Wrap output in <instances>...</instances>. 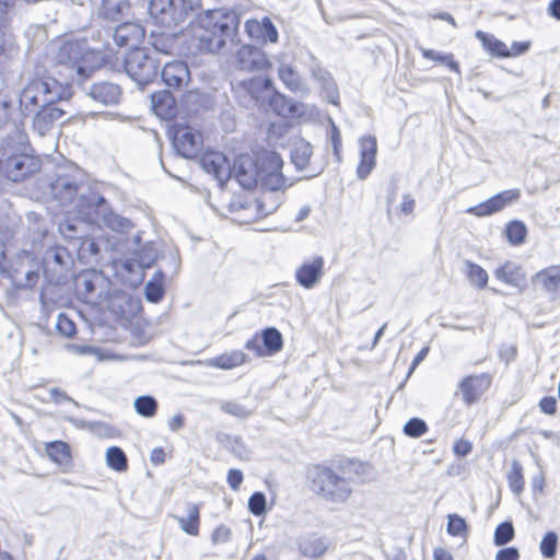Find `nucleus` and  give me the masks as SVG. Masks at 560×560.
I'll return each mask as SVG.
<instances>
[{
    "mask_svg": "<svg viewBox=\"0 0 560 560\" xmlns=\"http://www.w3.org/2000/svg\"><path fill=\"white\" fill-rule=\"evenodd\" d=\"M81 56L78 43H65L58 52V61L68 71L60 81L51 75L30 80L19 95V113L32 118V129L40 137L47 136L67 114L65 102L72 96V83L86 78L84 67L77 65Z\"/></svg>",
    "mask_w": 560,
    "mask_h": 560,
    "instance_id": "1",
    "label": "nucleus"
},
{
    "mask_svg": "<svg viewBox=\"0 0 560 560\" xmlns=\"http://www.w3.org/2000/svg\"><path fill=\"white\" fill-rule=\"evenodd\" d=\"M241 16L235 11H208L189 23L191 46L200 52L218 54L241 43Z\"/></svg>",
    "mask_w": 560,
    "mask_h": 560,
    "instance_id": "2",
    "label": "nucleus"
},
{
    "mask_svg": "<svg viewBox=\"0 0 560 560\" xmlns=\"http://www.w3.org/2000/svg\"><path fill=\"white\" fill-rule=\"evenodd\" d=\"M49 191L60 206L73 205L82 213L104 202V197L91 188L86 174L77 165L58 167L49 182Z\"/></svg>",
    "mask_w": 560,
    "mask_h": 560,
    "instance_id": "3",
    "label": "nucleus"
},
{
    "mask_svg": "<svg viewBox=\"0 0 560 560\" xmlns=\"http://www.w3.org/2000/svg\"><path fill=\"white\" fill-rule=\"evenodd\" d=\"M308 489L327 503H346L353 493L354 481L346 471L325 464H313L306 468Z\"/></svg>",
    "mask_w": 560,
    "mask_h": 560,
    "instance_id": "4",
    "label": "nucleus"
},
{
    "mask_svg": "<svg viewBox=\"0 0 560 560\" xmlns=\"http://www.w3.org/2000/svg\"><path fill=\"white\" fill-rule=\"evenodd\" d=\"M27 136L14 127V136L7 133L0 143V173L8 179L20 183L39 170L38 160L27 154Z\"/></svg>",
    "mask_w": 560,
    "mask_h": 560,
    "instance_id": "5",
    "label": "nucleus"
},
{
    "mask_svg": "<svg viewBox=\"0 0 560 560\" xmlns=\"http://www.w3.org/2000/svg\"><path fill=\"white\" fill-rule=\"evenodd\" d=\"M72 265L69 250L63 246H51L43 256V271L47 284H61L67 281Z\"/></svg>",
    "mask_w": 560,
    "mask_h": 560,
    "instance_id": "6",
    "label": "nucleus"
},
{
    "mask_svg": "<svg viewBox=\"0 0 560 560\" xmlns=\"http://www.w3.org/2000/svg\"><path fill=\"white\" fill-rule=\"evenodd\" d=\"M159 65L144 49H133L125 58V71L140 88L145 86L158 74Z\"/></svg>",
    "mask_w": 560,
    "mask_h": 560,
    "instance_id": "7",
    "label": "nucleus"
},
{
    "mask_svg": "<svg viewBox=\"0 0 560 560\" xmlns=\"http://www.w3.org/2000/svg\"><path fill=\"white\" fill-rule=\"evenodd\" d=\"M256 164L261 187H291L293 185L282 174L283 161L279 153L261 152L256 159Z\"/></svg>",
    "mask_w": 560,
    "mask_h": 560,
    "instance_id": "8",
    "label": "nucleus"
},
{
    "mask_svg": "<svg viewBox=\"0 0 560 560\" xmlns=\"http://www.w3.org/2000/svg\"><path fill=\"white\" fill-rule=\"evenodd\" d=\"M149 10L166 27L177 26L188 14L186 0H150Z\"/></svg>",
    "mask_w": 560,
    "mask_h": 560,
    "instance_id": "9",
    "label": "nucleus"
},
{
    "mask_svg": "<svg viewBox=\"0 0 560 560\" xmlns=\"http://www.w3.org/2000/svg\"><path fill=\"white\" fill-rule=\"evenodd\" d=\"M172 143L182 158L192 159L201 149L202 136L190 126L177 125L174 129Z\"/></svg>",
    "mask_w": 560,
    "mask_h": 560,
    "instance_id": "10",
    "label": "nucleus"
},
{
    "mask_svg": "<svg viewBox=\"0 0 560 560\" xmlns=\"http://www.w3.org/2000/svg\"><path fill=\"white\" fill-rule=\"evenodd\" d=\"M236 66L240 70L256 72L269 67L266 52L255 45L244 44L235 54Z\"/></svg>",
    "mask_w": 560,
    "mask_h": 560,
    "instance_id": "11",
    "label": "nucleus"
},
{
    "mask_svg": "<svg viewBox=\"0 0 560 560\" xmlns=\"http://www.w3.org/2000/svg\"><path fill=\"white\" fill-rule=\"evenodd\" d=\"M244 27L248 37L260 45L277 44L279 42V32L268 16L249 19L245 22Z\"/></svg>",
    "mask_w": 560,
    "mask_h": 560,
    "instance_id": "12",
    "label": "nucleus"
},
{
    "mask_svg": "<svg viewBox=\"0 0 560 560\" xmlns=\"http://www.w3.org/2000/svg\"><path fill=\"white\" fill-rule=\"evenodd\" d=\"M521 191L517 188L501 191L477 206L468 208L467 212L476 217H487L501 211L508 205L518 200Z\"/></svg>",
    "mask_w": 560,
    "mask_h": 560,
    "instance_id": "13",
    "label": "nucleus"
},
{
    "mask_svg": "<svg viewBox=\"0 0 560 560\" xmlns=\"http://www.w3.org/2000/svg\"><path fill=\"white\" fill-rule=\"evenodd\" d=\"M145 32L141 24L135 22H125L113 28V39L118 47H125L131 50L139 49V45L144 38Z\"/></svg>",
    "mask_w": 560,
    "mask_h": 560,
    "instance_id": "14",
    "label": "nucleus"
},
{
    "mask_svg": "<svg viewBox=\"0 0 560 560\" xmlns=\"http://www.w3.org/2000/svg\"><path fill=\"white\" fill-rule=\"evenodd\" d=\"M158 257L156 250L151 243L144 244L140 248H132L131 257L121 261V267L128 273H138L142 276L144 269L151 268Z\"/></svg>",
    "mask_w": 560,
    "mask_h": 560,
    "instance_id": "15",
    "label": "nucleus"
},
{
    "mask_svg": "<svg viewBox=\"0 0 560 560\" xmlns=\"http://www.w3.org/2000/svg\"><path fill=\"white\" fill-rule=\"evenodd\" d=\"M199 164L206 173L212 174L221 186L232 177L231 165L221 152H206L200 158Z\"/></svg>",
    "mask_w": 560,
    "mask_h": 560,
    "instance_id": "16",
    "label": "nucleus"
},
{
    "mask_svg": "<svg viewBox=\"0 0 560 560\" xmlns=\"http://www.w3.org/2000/svg\"><path fill=\"white\" fill-rule=\"evenodd\" d=\"M231 170L232 177H235L237 183L247 190L253 189L259 183L256 161L252 160L249 155L238 156Z\"/></svg>",
    "mask_w": 560,
    "mask_h": 560,
    "instance_id": "17",
    "label": "nucleus"
},
{
    "mask_svg": "<svg viewBox=\"0 0 560 560\" xmlns=\"http://www.w3.org/2000/svg\"><path fill=\"white\" fill-rule=\"evenodd\" d=\"M86 96L103 106H112L119 103L121 89L118 84L107 81L93 83L83 88Z\"/></svg>",
    "mask_w": 560,
    "mask_h": 560,
    "instance_id": "18",
    "label": "nucleus"
},
{
    "mask_svg": "<svg viewBox=\"0 0 560 560\" xmlns=\"http://www.w3.org/2000/svg\"><path fill=\"white\" fill-rule=\"evenodd\" d=\"M360 163L357 167V177L364 180L372 173L376 164L377 141L374 136H364L359 139Z\"/></svg>",
    "mask_w": 560,
    "mask_h": 560,
    "instance_id": "19",
    "label": "nucleus"
},
{
    "mask_svg": "<svg viewBox=\"0 0 560 560\" xmlns=\"http://www.w3.org/2000/svg\"><path fill=\"white\" fill-rule=\"evenodd\" d=\"M491 380V376L487 373L465 377L459 384L465 404L470 406L476 402L490 387Z\"/></svg>",
    "mask_w": 560,
    "mask_h": 560,
    "instance_id": "20",
    "label": "nucleus"
},
{
    "mask_svg": "<svg viewBox=\"0 0 560 560\" xmlns=\"http://www.w3.org/2000/svg\"><path fill=\"white\" fill-rule=\"evenodd\" d=\"M92 209H95V214L102 220L103 224L114 232L125 233L132 228V222L113 211L105 198L104 202L93 205Z\"/></svg>",
    "mask_w": 560,
    "mask_h": 560,
    "instance_id": "21",
    "label": "nucleus"
},
{
    "mask_svg": "<svg viewBox=\"0 0 560 560\" xmlns=\"http://www.w3.org/2000/svg\"><path fill=\"white\" fill-rule=\"evenodd\" d=\"M494 277L513 287L517 293H523L527 288L526 273L523 268L513 261H506L494 270Z\"/></svg>",
    "mask_w": 560,
    "mask_h": 560,
    "instance_id": "22",
    "label": "nucleus"
},
{
    "mask_svg": "<svg viewBox=\"0 0 560 560\" xmlns=\"http://www.w3.org/2000/svg\"><path fill=\"white\" fill-rule=\"evenodd\" d=\"M288 187H261V192L256 200L257 212L260 217H267L279 209L284 201Z\"/></svg>",
    "mask_w": 560,
    "mask_h": 560,
    "instance_id": "23",
    "label": "nucleus"
},
{
    "mask_svg": "<svg viewBox=\"0 0 560 560\" xmlns=\"http://www.w3.org/2000/svg\"><path fill=\"white\" fill-rule=\"evenodd\" d=\"M324 258L316 256L311 261L301 265L295 271L299 284L305 289L314 288L324 275Z\"/></svg>",
    "mask_w": 560,
    "mask_h": 560,
    "instance_id": "24",
    "label": "nucleus"
},
{
    "mask_svg": "<svg viewBox=\"0 0 560 560\" xmlns=\"http://www.w3.org/2000/svg\"><path fill=\"white\" fill-rule=\"evenodd\" d=\"M161 77L167 86L180 89L189 83L190 71L186 62L175 60L163 67Z\"/></svg>",
    "mask_w": 560,
    "mask_h": 560,
    "instance_id": "25",
    "label": "nucleus"
},
{
    "mask_svg": "<svg viewBox=\"0 0 560 560\" xmlns=\"http://www.w3.org/2000/svg\"><path fill=\"white\" fill-rule=\"evenodd\" d=\"M533 283L539 287L546 293L550 294L551 300L560 298V267L552 266L538 271Z\"/></svg>",
    "mask_w": 560,
    "mask_h": 560,
    "instance_id": "26",
    "label": "nucleus"
},
{
    "mask_svg": "<svg viewBox=\"0 0 560 560\" xmlns=\"http://www.w3.org/2000/svg\"><path fill=\"white\" fill-rule=\"evenodd\" d=\"M312 78L318 83L326 98L331 104H338V89L331 73L323 68L318 62L311 67Z\"/></svg>",
    "mask_w": 560,
    "mask_h": 560,
    "instance_id": "27",
    "label": "nucleus"
},
{
    "mask_svg": "<svg viewBox=\"0 0 560 560\" xmlns=\"http://www.w3.org/2000/svg\"><path fill=\"white\" fill-rule=\"evenodd\" d=\"M151 105L155 115L162 119H170L175 116L177 112L174 96L171 92L165 90L151 95Z\"/></svg>",
    "mask_w": 560,
    "mask_h": 560,
    "instance_id": "28",
    "label": "nucleus"
},
{
    "mask_svg": "<svg viewBox=\"0 0 560 560\" xmlns=\"http://www.w3.org/2000/svg\"><path fill=\"white\" fill-rule=\"evenodd\" d=\"M58 230L62 237L72 246L88 234V226L85 223L75 219L62 220L59 222Z\"/></svg>",
    "mask_w": 560,
    "mask_h": 560,
    "instance_id": "29",
    "label": "nucleus"
},
{
    "mask_svg": "<svg viewBox=\"0 0 560 560\" xmlns=\"http://www.w3.org/2000/svg\"><path fill=\"white\" fill-rule=\"evenodd\" d=\"M187 516H175L179 528L190 536L199 534L200 508L196 503L186 504Z\"/></svg>",
    "mask_w": 560,
    "mask_h": 560,
    "instance_id": "30",
    "label": "nucleus"
},
{
    "mask_svg": "<svg viewBox=\"0 0 560 560\" xmlns=\"http://www.w3.org/2000/svg\"><path fill=\"white\" fill-rule=\"evenodd\" d=\"M327 542L317 534H310L299 540L300 552L310 558H319L327 550Z\"/></svg>",
    "mask_w": 560,
    "mask_h": 560,
    "instance_id": "31",
    "label": "nucleus"
},
{
    "mask_svg": "<svg viewBox=\"0 0 560 560\" xmlns=\"http://www.w3.org/2000/svg\"><path fill=\"white\" fill-rule=\"evenodd\" d=\"M269 105L276 114L282 117L300 115V104L280 93H275L270 97Z\"/></svg>",
    "mask_w": 560,
    "mask_h": 560,
    "instance_id": "32",
    "label": "nucleus"
},
{
    "mask_svg": "<svg viewBox=\"0 0 560 560\" xmlns=\"http://www.w3.org/2000/svg\"><path fill=\"white\" fill-rule=\"evenodd\" d=\"M476 37L481 42L482 47L493 57L509 58V47L495 38L492 34L482 31L476 32Z\"/></svg>",
    "mask_w": 560,
    "mask_h": 560,
    "instance_id": "33",
    "label": "nucleus"
},
{
    "mask_svg": "<svg viewBox=\"0 0 560 560\" xmlns=\"http://www.w3.org/2000/svg\"><path fill=\"white\" fill-rule=\"evenodd\" d=\"M313 154V148L310 142L304 139L294 142L291 150V161L299 171L305 170Z\"/></svg>",
    "mask_w": 560,
    "mask_h": 560,
    "instance_id": "34",
    "label": "nucleus"
},
{
    "mask_svg": "<svg viewBox=\"0 0 560 560\" xmlns=\"http://www.w3.org/2000/svg\"><path fill=\"white\" fill-rule=\"evenodd\" d=\"M128 9L129 3L127 0H102L100 14L106 20L118 21Z\"/></svg>",
    "mask_w": 560,
    "mask_h": 560,
    "instance_id": "35",
    "label": "nucleus"
},
{
    "mask_svg": "<svg viewBox=\"0 0 560 560\" xmlns=\"http://www.w3.org/2000/svg\"><path fill=\"white\" fill-rule=\"evenodd\" d=\"M246 361V354L241 350L222 353L212 359L211 365L222 370H230L242 365Z\"/></svg>",
    "mask_w": 560,
    "mask_h": 560,
    "instance_id": "36",
    "label": "nucleus"
},
{
    "mask_svg": "<svg viewBox=\"0 0 560 560\" xmlns=\"http://www.w3.org/2000/svg\"><path fill=\"white\" fill-rule=\"evenodd\" d=\"M261 342L269 357L278 353L283 347L281 332L275 327H268L261 331Z\"/></svg>",
    "mask_w": 560,
    "mask_h": 560,
    "instance_id": "37",
    "label": "nucleus"
},
{
    "mask_svg": "<svg viewBox=\"0 0 560 560\" xmlns=\"http://www.w3.org/2000/svg\"><path fill=\"white\" fill-rule=\"evenodd\" d=\"M47 456L55 463L68 464L71 459L70 447L66 442L52 441L46 444Z\"/></svg>",
    "mask_w": 560,
    "mask_h": 560,
    "instance_id": "38",
    "label": "nucleus"
},
{
    "mask_svg": "<svg viewBox=\"0 0 560 560\" xmlns=\"http://www.w3.org/2000/svg\"><path fill=\"white\" fill-rule=\"evenodd\" d=\"M164 279V272L159 270L154 275V279L147 282L144 288V295L149 302L158 303L164 296V287L162 281Z\"/></svg>",
    "mask_w": 560,
    "mask_h": 560,
    "instance_id": "39",
    "label": "nucleus"
},
{
    "mask_svg": "<svg viewBox=\"0 0 560 560\" xmlns=\"http://www.w3.org/2000/svg\"><path fill=\"white\" fill-rule=\"evenodd\" d=\"M278 75L279 79L290 91L296 92L302 89L300 75L292 66L287 63H280L278 69Z\"/></svg>",
    "mask_w": 560,
    "mask_h": 560,
    "instance_id": "40",
    "label": "nucleus"
},
{
    "mask_svg": "<svg viewBox=\"0 0 560 560\" xmlns=\"http://www.w3.org/2000/svg\"><path fill=\"white\" fill-rule=\"evenodd\" d=\"M106 464L115 471L122 472L128 468V459L125 452L118 446H110L106 451Z\"/></svg>",
    "mask_w": 560,
    "mask_h": 560,
    "instance_id": "41",
    "label": "nucleus"
},
{
    "mask_svg": "<svg viewBox=\"0 0 560 560\" xmlns=\"http://www.w3.org/2000/svg\"><path fill=\"white\" fill-rule=\"evenodd\" d=\"M133 407L136 412L143 418H152L155 416L159 404L151 395H142L135 399Z\"/></svg>",
    "mask_w": 560,
    "mask_h": 560,
    "instance_id": "42",
    "label": "nucleus"
},
{
    "mask_svg": "<svg viewBox=\"0 0 560 560\" xmlns=\"http://www.w3.org/2000/svg\"><path fill=\"white\" fill-rule=\"evenodd\" d=\"M38 269V262H35L21 277L12 276L14 287L23 290L33 289L39 279Z\"/></svg>",
    "mask_w": 560,
    "mask_h": 560,
    "instance_id": "43",
    "label": "nucleus"
},
{
    "mask_svg": "<svg viewBox=\"0 0 560 560\" xmlns=\"http://www.w3.org/2000/svg\"><path fill=\"white\" fill-rule=\"evenodd\" d=\"M37 262L34 253L28 250H22L18 253L15 258L11 262V277L22 276L31 265Z\"/></svg>",
    "mask_w": 560,
    "mask_h": 560,
    "instance_id": "44",
    "label": "nucleus"
},
{
    "mask_svg": "<svg viewBox=\"0 0 560 560\" xmlns=\"http://www.w3.org/2000/svg\"><path fill=\"white\" fill-rule=\"evenodd\" d=\"M465 265L467 267L466 276L468 278L469 283L479 289L486 288L488 283L487 271L479 265L468 260L465 261Z\"/></svg>",
    "mask_w": 560,
    "mask_h": 560,
    "instance_id": "45",
    "label": "nucleus"
},
{
    "mask_svg": "<svg viewBox=\"0 0 560 560\" xmlns=\"http://www.w3.org/2000/svg\"><path fill=\"white\" fill-rule=\"evenodd\" d=\"M73 247L77 249L79 259L82 260L95 258L100 254L97 243L89 234L81 238Z\"/></svg>",
    "mask_w": 560,
    "mask_h": 560,
    "instance_id": "46",
    "label": "nucleus"
},
{
    "mask_svg": "<svg viewBox=\"0 0 560 560\" xmlns=\"http://www.w3.org/2000/svg\"><path fill=\"white\" fill-rule=\"evenodd\" d=\"M505 235L511 244L521 245L525 242L527 228L522 221L513 220L508 223Z\"/></svg>",
    "mask_w": 560,
    "mask_h": 560,
    "instance_id": "47",
    "label": "nucleus"
},
{
    "mask_svg": "<svg viewBox=\"0 0 560 560\" xmlns=\"http://www.w3.org/2000/svg\"><path fill=\"white\" fill-rule=\"evenodd\" d=\"M508 482L511 491L520 495L524 490V477L522 465L517 460H513L511 469L508 472Z\"/></svg>",
    "mask_w": 560,
    "mask_h": 560,
    "instance_id": "48",
    "label": "nucleus"
},
{
    "mask_svg": "<svg viewBox=\"0 0 560 560\" xmlns=\"http://www.w3.org/2000/svg\"><path fill=\"white\" fill-rule=\"evenodd\" d=\"M421 54L423 58L440 62L442 65L447 66L451 70L459 73V65L454 60L452 54H442L440 51L433 49L422 48Z\"/></svg>",
    "mask_w": 560,
    "mask_h": 560,
    "instance_id": "49",
    "label": "nucleus"
},
{
    "mask_svg": "<svg viewBox=\"0 0 560 560\" xmlns=\"http://www.w3.org/2000/svg\"><path fill=\"white\" fill-rule=\"evenodd\" d=\"M13 106L10 101H0V130L10 129V135L14 136V127L22 130L21 124L11 119Z\"/></svg>",
    "mask_w": 560,
    "mask_h": 560,
    "instance_id": "50",
    "label": "nucleus"
},
{
    "mask_svg": "<svg viewBox=\"0 0 560 560\" xmlns=\"http://www.w3.org/2000/svg\"><path fill=\"white\" fill-rule=\"evenodd\" d=\"M514 534L512 522H503L494 530L493 542L497 546H503L514 538Z\"/></svg>",
    "mask_w": 560,
    "mask_h": 560,
    "instance_id": "51",
    "label": "nucleus"
},
{
    "mask_svg": "<svg viewBox=\"0 0 560 560\" xmlns=\"http://www.w3.org/2000/svg\"><path fill=\"white\" fill-rule=\"evenodd\" d=\"M221 410L240 419H245L253 415L250 409L234 400L223 401L221 404Z\"/></svg>",
    "mask_w": 560,
    "mask_h": 560,
    "instance_id": "52",
    "label": "nucleus"
},
{
    "mask_svg": "<svg viewBox=\"0 0 560 560\" xmlns=\"http://www.w3.org/2000/svg\"><path fill=\"white\" fill-rule=\"evenodd\" d=\"M427 431L428 425L425 421L420 418H411L405 423L402 428V432L410 438H420Z\"/></svg>",
    "mask_w": 560,
    "mask_h": 560,
    "instance_id": "53",
    "label": "nucleus"
},
{
    "mask_svg": "<svg viewBox=\"0 0 560 560\" xmlns=\"http://www.w3.org/2000/svg\"><path fill=\"white\" fill-rule=\"evenodd\" d=\"M558 538L555 532H548L541 539L539 548L541 555L550 559L555 557L557 552Z\"/></svg>",
    "mask_w": 560,
    "mask_h": 560,
    "instance_id": "54",
    "label": "nucleus"
},
{
    "mask_svg": "<svg viewBox=\"0 0 560 560\" xmlns=\"http://www.w3.org/2000/svg\"><path fill=\"white\" fill-rule=\"evenodd\" d=\"M446 529L451 536H463L467 532L466 521L457 514H451Z\"/></svg>",
    "mask_w": 560,
    "mask_h": 560,
    "instance_id": "55",
    "label": "nucleus"
},
{
    "mask_svg": "<svg viewBox=\"0 0 560 560\" xmlns=\"http://www.w3.org/2000/svg\"><path fill=\"white\" fill-rule=\"evenodd\" d=\"M248 510L256 516L266 512V495L262 492H254L248 500Z\"/></svg>",
    "mask_w": 560,
    "mask_h": 560,
    "instance_id": "56",
    "label": "nucleus"
},
{
    "mask_svg": "<svg viewBox=\"0 0 560 560\" xmlns=\"http://www.w3.org/2000/svg\"><path fill=\"white\" fill-rule=\"evenodd\" d=\"M57 330L65 337H72L77 332L75 324L65 314L60 313L56 323Z\"/></svg>",
    "mask_w": 560,
    "mask_h": 560,
    "instance_id": "57",
    "label": "nucleus"
},
{
    "mask_svg": "<svg viewBox=\"0 0 560 560\" xmlns=\"http://www.w3.org/2000/svg\"><path fill=\"white\" fill-rule=\"evenodd\" d=\"M245 348L249 351H253L257 357H269V354L266 351L265 346L261 342V338L257 335L254 336L252 339L247 340L245 343Z\"/></svg>",
    "mask_w": 560,
    "mask_h": 560,
    "instance_id": "58",
    "label": "nucleus"
},
{
    "mask_svg": "<svg viewBox=\"0 0 560 560\" xmlns=\"http://www.w3.org/2000/svg\"><path fill=\"white\" fill-rule=\"evenodd\" d=\"M230 538L231 529L225 525L218 526L211 535V540L214 545L228 542Z\"/></svg>",
    "mask_w": 560,
    "mask_h": 560,
    "instance_id": "59",
    "label": "nucleus"
},
{
    "mask_svg": "<svg viewBox=\"0 0 560 560\" xmlns=\"http://www.w3.org/2000/svg\"><path fill=\"white\" fill-rule=\"evenodd\" d=\"M330 141L332 144L334 154L336 155L337 162H341L340 149H341V135L338 127L332 124L330 131Z\"/></svg>",
    "mask_w": 560,
    "mask_h": 560,
    "instance_id": "60",
    "label": "nucleus"
},
{
    "mask_svg": "<svg viewBox=\"0 0 560 560\" xmlns=\"http://www.w3.org/2000/svg\"><path fill=\"white\" fill-rule=\"evenodd\" d=\"M165 259V267L173 275H176L180 268V258L177 250H171Z\"/></svg>",
    "mask_w": 560,
    "mask_h": 560,
    "instance_id": "61",
    "label": "nucleus"
},
{
    "mask_svg": "<svg viewBox=\"0 0 560 560\" xmlns=\"http://www.w3.org/2000/svg\"><path fill=\"white\" fill-rule=\"evenodd\" d=\"M78 290L84 299H89L90 295L95 291V283L92 279L82 277L79 279Z\"/></svg>",
    "mask_w": 560,
    "mask_h": 560,
    "instance_id": "62",
    "label": "nucleus"
},
{
    "mask_svg": "<svg viewBox=\"0 0 560 560\" xmlns=\"http://www.w3.org/2000/svg\"><path fill=\"white\" fill-rule=\"evenodd\" d=\"M243 482V472L240 469L232 468L228 472V483L232 490L237 491Z\"/></svg>",
    "mask_w": 560,
    "mask_h": 560,
    "instance_id": "63",
    "label": "nucleus"
},
{
    "mask_svg": "<svg viewBox=\"0 0 560 560\" xmlns=\"http://www.w3.org/2000/svg\"><path fill=\"white\" fill-rule=\"evenodd\" d=\"M520 552L515 547L500 549L495 555V560H518Z\"/></svg>",
    "mask_w": 560,
    "mask_h": 560,
    "instance_id": "64",
    "label": "nucleus"
}]
</instances>
